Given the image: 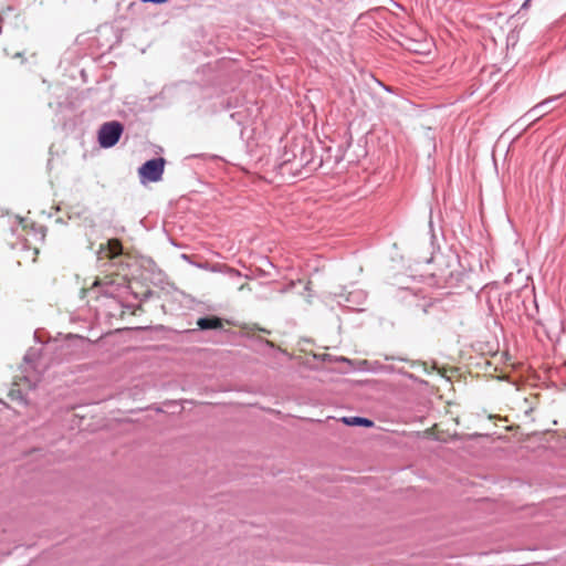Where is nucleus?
<instances>
[{"mask_svg": "<svg viewBox=\"0 0 566 566\" xmlns=\"http://www.w3.org/2000/svg\"><path fill=\"white\" fill-rule=\"evenodd\" d=\"M123 132L124 126L117 120L104 123L98 129V143L101 147L111 148L115 146Z\"/></svg>", "mask_w": 566, "mask_h": 566, "instance_id": "f257e3e1", "label": "nucleus"}, {"mask_svg": "<svg viewBox=\"0 0 566 566\" xmlns=\"http://www.w3.org/2000/svg\"><path fill=\"white\" fill-rule=\"evenodd\" d=\"M165 167V159L154 158L143 164L139 169L142 181L157 182L161 180Z\"/></svg>", "mask_w": 566, "mask_h": 566, "instance_id": "f03ea898", "label": "nucleus"}, {"mask_svg": "<svg viewBox=\"0 0 566 566\" xmlns=\"http://www.w3.org/2000/svg\"><path fill=\"white\" fill-rule=\"evenodd\" d=\"M562 95H556L553 97H548L544 99L543 102L536 104L534 107H532L524 116L523 118H531L533 122L538 120L541 117L548 114L552 108L548 107V105L560 97Z\"/></svg>", "mask_w": 566, "mask_h": 566, "instance_id": "7ed1b4c3", "label": "nucleus"}, {"mask_svg": "<svg viewBox=\"0 0 566 566\" xmlns=\"http://www.w3.org/2000/svg\"><path fill=\"white\" fill-rule=\"evenodd\" d=\"M123 247L119 240L112 239L108 240L106 245H101L98 253L104 254L106 258L113 260L117 256L122 255Z\"/></svg>", "mask_w": 566, "mask_h": 566, "instance_id": "20e7f679", "label": "nucleus"}, {"mask_svg": "<svg viewBox=\"0 0 566 566\" xmlns=\"http://www.w3.org/2000/svg\"><path fill=\"white\" fill-rule=\"evenodd\" d=\"M197 326L202 331L220 329V328H222L223 324H222V319L217 316H206V317H200L197 321Z\"/></svg>", "mask_w": 566, "mask_h": 566, "instance_id": "39448f33", "label": "nucleus"}, {"mask_svg": "<svg viewBox=\"0 0 566 566\" xmlns=\"http://www.w3.org/2000/svg\"><path fill=\"white\" fill-rule=\"evenodd\" d=\"M343 422L347 426H361V427H373L374 422L364 417H344Z\"/></svg>", "mask_w": 566, "mask_h": 566, "instance_id": "423d86ee", "label": "nucleus"}, {"mask_svg": "<svg viewBox=\"0 0 566 566\" xmlns=\"http://www.w3.org/2000/svg\"><path fill=\"white\" fill-rule=\"evenodd\" d=\"M211 272H222V273H227L231 276H240V272L235 269H232L226 264H220V263H217V264H212L208 268Z\"/></svg>", "mask_w": 566, "mask_h": 566, "instance_id": "0eeeda50", "label": "nucleus"}, {"mask_svg": "<svg viewBox=\"0 0 566 566\" xmlns=\"http://www.w3.org/2000/svg\"><path fill=\"white\" fill-rule=\"evenodd\" d=\"M98 286H102L103 290H102V293L106 296H112L113 295V282L112 281H105V282H101L98 280H96L91 290L93 291L95 287H98Z\"/></svg>", "mask_w": 566, "mask_h": 566, "instance_id": "6e6552de", "label": "nucleus"}, {"mask_svg": "<svg viewBox=\"0 0 566 566\" xmlns=\"http://www.w3.org/2000/svg\"><path fill=\"white\" fill-rule=\"evenodd\" d=\"M140 1L144 3L150 2V3H155V4H161V3L167 2L168 0H140Z\"/></svg>", "mask_w": 566, "mask_h": 566, "instance_id": "1a4fd4ad", "label": "nucleus"}, {"mask_svg": "<svg viewBox=\"0 0 566 566\" xmlns=\"http://www.w3.org/2000/svg\"><path fill=\"white\" fill-rule=\"evenodd\" d=\"M31 453H34L35 457H44V452L42 449H34Z\"/></svg>", "mask_w": 566, "mask_h": 566, "instance_id": "9d476101", "label": "nucleus"}, {"mask_svg": "<svg viewBox=\"0 0 566 566\" xmlns=\"http://www.w3.org/2000/svg\"><path fill=\"white\" fill-rule=\"evenodd\" d=\"M530 1H531V0H526V1L522 4V9H526V8H528Z\"/></svg>", "mask_w": 566, "mask_h": 566, "instance_id": "9b49d317", "label": "nucleus"}, {"mask_svg": "<svg viewBox=\"0 0 566 566\" xmlns=\"http://www.w3.org/2000/svg\"><path fill=\"white\" fill-rule=\"evenodd\" d=\"M562 446L566 448V434L564 436V441Z\"/></svg>", "mask_w": 566, "mask_h": 566, "instance_id": "f8f14e48", "label": "nucleus"}]
</instances>
